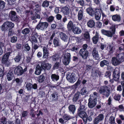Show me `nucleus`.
I'll list each match as a JSON object with an SVG mask.
<instances>
[{"label": "nucleus", "instance_id": "nucleus-1", "mask_svg": "<svg viewBox=\"0 0 124 124\" xmlns=\"http://www.w3.org/2000/svg\"><path fill=\"white\" fill-rule=\"evenodd\" d=\"M124 61V54L121 53L118 55L116 57H113L111 59V62L114 66H117L121 62Z\"/></svg>", "mask_w": 124, "mask_h": 124}, {"label": "nucleus", "instance_id": "nucleus-2", "mask_svg": "<svg viewBox=\"0 0 124 124\" xmlns=\"http://www.w3.org/2000/svg\"><path fill=\"white\" fill-rule=\"evenodd\" d=\"M99 92L100 93L107 97L109 96L110 93L109 88L107 86L101 87L99 89Z\"/></svg>", "mask_w": 124, "mask_h": 124}, {"label": "nucleus", "instance_id": "nucleus-3", "mask_svg": "<svg viewBox=\"0 0 124 124\" xmlns=\"http://www.w3.org/2000/svg\"><path fill=\"white\" fill-rule=\"evenodd\" d=\"M78 78L76 76V74L73 73L68 72L67 74L66 79L70 82L73 83Z\"/></svg>", "mask_w": 124, "mask_h": 124}, {"label": "nucleus", "instance_id": "nucleus-4", "mask_svg": "<svg viewBox=\"0 0 124 124\" xmlns=\"http://www.w3.org/2000/svg\"><path fill=\"white\" fill-rule=\"evenodd\" d=\"M71 59L70 53H67L64 55L62 61L63 63L65 65H68L70 63Z\"/></svg>", "mask_w": 124, "mask_h": 124}, {"label": "nucleus", "instance_id": "nucleus-5", "mask_svg": "<svg viewBox=\"0 0 124 124\" xmlns=\"http://www.w3.org/2000/svg\"><path fill=\"white\" fill-rule=\"evenodd\" d=\"M112 32L110 31H108L102 29L101 30V33L108 37L111 38L113 36V35L115 33V29L112 30Z\"/></svg>", "mask_w": 124, "mask_h": 124}, {"label": "nucleus", "instance_id": "nucleus-6", "mask_svg": "<svg viewBox=\"0 0 124 124\" xmlns=\"http://www.w3.org/2000/svg\"><path fill=\"white\" fill-rule=\"evenodd\" d=\"M48 25V24L46 22H40L37 26L36 28L38 30H43L47 28Z\"/></svg>", "mask_w": 124, "mask_h": 124}, {"label": "nucleus", "instance_id": "nucleus-7", "mask_svg": "<svg viewBox=\"0 0 124 124\" xmlns=\"http://www.w3.org/2000/svg\"><path fill=\"white\" fill-rule=\"evenodd\" d=\"M113 76L114 79L116 81H117L120 77V71L119 69L116 68L113 72Z\"/></svg>", "mask_w": 124, "mask_h": 124}, {"label": "nucleus", "instance_id": "nucleus-8", "mask_svg": "<svg viewBox=\"0 0 124 124\" xmlns=\"http://www.w3.org/2000/svg\"><path fill=\"white\" fill-rule=\"evenodd\" d=\"M79 115L83 119L84 124H85L87 121V115L86 112L85 111L79 112Z\"/></svg>", "mask_w": 124, "mask_h": 124}, {"label": "nucleus", "instance_id": "nucleus-9", "mask_svg": "<svg viewBox=\"0 0 124 124\" xmlns=\"http://www.w3.org/2000/svg\"><path fill=\"white\" fill-rule=\"evenodd\" d=\"M79 54L83 59L87 58L88 55V52L87 50H84V49H80Z\"/></svg>", "mask_w": 124, "mask_h": 124}, {"label": "nucleus", "instance_id": "nucleus-10", "mask_svg": "<svg viewBox=\"0 0 124 124\" xmlns=\"http://www.w3.org/2000/svg\"><path fill=\"white\" fill-rule=\"evenodd\" d=\"M14 72L15 74L18 75H21L23 74V71L21 67L20 66H17L15 69Z\"/></svg>", "mask_w": 124, "mask_h": 124}, {"label": "nucleus", "instance_id": "nucleus-11", "mask_svg": "<svg viewBox=\"0 0 124 124\" xmlns=\"http://www.w3.org/2000/svg\"><path fill=\"white\" fill-rule=\"evenodd\" d=\"M51 65L49 63H46L44 62H43L41 63L40 67L44 70H49L51 67Z\"/></svg>", "mask_w": 124, "mask_h": 124}, {"label": "nucleus", "instance_id": "nucleus-12", "mask_svg": "<svg viewBox=\"0 0 124 124\" xmlns=\"http://www.w3.org/2000/svg\"><path fill=\"white\" fill-rule=\"evenodd\" d=\"M97 101L96 100H90V99L88 100V107L90 108H93L95 107L96 105Z\"/></svg>", "mask_w": 124, "mask_h": 124}, {"label": "nucleus", "instance_id": "nucleus-13", "mask_svg": "<svg viewBox=\"0 0 124 124\" xmlns=\"http://www.w3.org/2000/svg\"><path fill=\"white\" fill-rule=\"evenodd\" d=\"M101 9L98 8H95V16L96 20H99L101 18V14L100 12Z\"/></svg>", "mask_w": 124, "mask_h": 124}, {"label": "nucleus", "instance_id": "nucleus-14", "mask_svg": "<svg viewBox=\"0 0 124 124\" xmlns=\"http://www.w3.org/2000/svg\"><path fill=\"white\" fill-rule=\"evenodd\" d=\"M59 34L61 39L65 42L67 41L68 40V37L62 32H59Z\"/></svg>", "mask_w": 124, "mask_h": 124}, {"label": "nucleus", "instance_id": "nucleus-15", "mask_svg": "<svg viewBox=\"0 0 124 124\" xmlns=\"http://www.w3.org/2000/svg\"><path fill=\"white\" fill-rule=\"evenodd\" d=\"M100 38H101L102 41L103 40L102 38H101V36H100L99 34L96 33L95 36L93 37V43L94 44H96L98 41L99 39Z\"/></svg>", "mask_w": 124, "mask_h": 124}, {"label": "nucleus", "instance_id": "nucleus-16", "mask_svg": "<svg viewBox=\"0 0 124 124\" xmlns=\"http://www.w3.org/2000/svg\"><path fill=\"white\" fill-rule=\"evenodd\" d=\"M61 11L65 15H68L70 13L69 8L66 6L63 7L62 8Z\"/></svg>", "mask_w": 124, "mask_h": 124}, {"label": "nucleus", "instance_id": "nucleus-17", "mask_svg": "<svg viewBox=\"0 0 124 124\" xmlns=\"http://www.w3.org/2000/svg\"><path fill=\"white\" fill-rule=\"evenodd\" d=\"M53 44L55 47L60 46L61 43L59 39L57 38H55L53 40Z\"/></svg>", "mask_w": 124, "mask_h": 124}, {"label": "nucleus", "instance_id": "nucleus-18", "mask_svg": "<svg viewBox=\"0 0 124 124\" xmlns=\"http://www.w3.org/2000/svg\"><path fill=\"white\" fill-rule=\"evenodd\" d=\"M92 54L93 57L95 59H99V55L96 48H94L93 49L92 52Z\"/></svg>", "mask_w": 124, "mask_h": 124}, {"label": "nucleus", "instance_id": "nucleus-19", "mask_svg": "<svg viewBox=\"0 0 124 124\" xmlns=\"http://www.w3.org/2000/svg\"><path fill=\"white\" fill-rule=\"evenodd\" d=\"M10 55L9 53H8L4 55L2 59V62L4 63L8 61V58L9 56Z\"/></svg>", "mask_w": 124, "mask_h": 124}, {"label": "nucleus", "instance_id": "nucleus-20", "mask_svg": "<svg viewBox=\"0 0 124 124\" xmlns=\"http://www.w3.org/2000/svg\"><path fill=\"white\" fill-rule=\"evenodd\" d=\"M112 19L114 21L119 22L121 20V18L119 15H115L112 16Z\"/></svg>", "mask_w": 124, "mask_h": 124}, {"label": "nucleus", "instance_id": "nucleus-21", "mask_svg": "<svg viewBox=\"0 0 124 124\" xmlns=\"http://www.w3.org/2000/svg\"><path fill=\"white\" fill-rule=\"evenodd\" d=\"M78 19L79 20H81L83 17V11L82 9L80 10L78 15Z\"/></svg>", "mask_w": 124, "mask_h": 124}, {"label": "nucleus", "instance_id": "nucleus-22", "mask_svg": "<svg viewBox=\"0 0 124 124\" xmlns=\"http://www.w3.org/2000/svg\"><path fill=\"white\" fill-rule=\"evenodd\" d=\"M86 11L87 13L92 16H94L95 13L93 9L91 7L88 8L86 9Z\"/></svg>", "mask_w": 124, "mask_h": 124}, {"label": "nucleus", "instance_id": "nucleus-23", "mask_svg": "<svg viewBox=\"0 0 124 124\" xmlns=\"http://www.w3.org/2000/svg\"><path fill=\"white\" fill-rule=\"evenodd\" d=\"M14 74L10 70L7 74V77L8 81L11 80L13 77Z\"/></svg>", "mask_w": 124, "mask_h": 124}, {"label": "nucleus", "instance_id": "nucleus-24", "mask_svg": "<svg viewBox=\"0 0 124 124\" xmlns=\"http://www.w3.org/2000/svg\"><path fill=\"white\" fill-rule=\"evenodd\" d=\"M72 30L75 34H79L81 32V31L80 28L75 26Z\"/></svg>", "mask_w": 124, "mask_h": 124}, {"label": "nucleus", "instance_id": "nucleus-25", "mask_svg": "<svg viewBox=\"0 0 124 124\" xmlns=\"http://www.w3.org/2000/svg\"><path fill=\"white\" fill-rule=\"evenodd\" d=\"M75 26L73 25V23L71 21H70L69 22L67 25V28L69 31H70L71 30H72L74 28Z\"/></svg>", "mask_w": 124, "mask_h": 124}, {"label": "nucleus", "instance_id": "nucleus-26", "mask_svg": "<svg viewBox=\"0 0 124 124\" xmlns=\"http://www.w3.org/2000/svg\"><path fill=\"white\" fill-rule=\"evenodd\" d=\"M41 69L40 65L38 64L36 68L35 74L37 75H39L41 73Z\"/></svg>", "mask_w": 124, "mask_h": 124}, {"label": "nucleus", "instance_id": "nucleus-27", "mask_svg": "<svg viewBox=\"0 0 124 124\" xmlns=\"http://www.w3.org/2000/svg\"><path fill=\"white\" fill-rule=\"evenodd\" d=\"M0 28L1 30L2 31H8V27L5 22L0 26Z\"/></svg>", "mask_w": 124, "mask_h": 124}, {"label": "nucleus", "instance_id": "nucleus-28", "mask_svg": "<svg viewBox=\"0 0 124 124\" xmlns=\"http://www.w3.org/2000/svg\"><path fill=\"white\" fill-rule=\"evenodd\" d=\"M95 24V22L93 20H90L88 22L87 24L88 27L92 28L94 26Z\"/></svg>", "mask_w": 124, "mask_h": 124}, {"label": "nucleus", "instance_id": "nucleus-29", "mask_svg": "<svg viewBox=\"0 0 124 124\" xmlns=\"http://www.w3.org/2000/svg\"><path fill=\"white\" fill-rule=\"evenodd\" d=\"M51 77L52 80L54 81H57L59 78V76L55 74H52Z\"/></svg>", "mask_w": 124, "mask_h": 124}, {"label": "nucleus", "instance_id": "nucleus-30", "mask_svg": "<svg viewBox=\"0 0 124 124\" xmlns=\"http://www.w3.org/2000/svg\"><path fill=\"white\" fill-rule=\"evenodd\" d=\"M84 39L86 41H89L90 39V36L88 32H85L84 35Z\"/></svg>", "mask_w": 124, "mask_h": 124}, {"label": "nucleus", "instance_id": "nucleus-31", "mask_svg": "<svg viewBox=\"0 0 124 124\" xmlns=\"http://www.w3.org/2000/svg\"><path fill=\"white\" fill-rule=\"evenodd\" d=\"M108 61L105 60L102 61L100 62V66L101 67H103L105 65L108 66Z\"/></svg>", "mask_w": 124, "mask_h": 124}, {"label": "nucleus", "instance_id": "nucleus-32", "mask_svg": "<svg viewBox=\"0 0 124 124\" xmlns=\"http://www.w3.org/2000/svg\"><path fill=\"white\" fill-rule=\"evenodd\" d=\"M80 96L79 93V92L77 93L75 95L74 97L73 98V101L74 102L76 101L80 98Z\"/></svg>", "mask_w": 124, "mask_h": 124}, {"label": "nucleus", "instance_id": "nucleus-33", "mask_svg": "<svg viewBox=\"0 0 124 124\" xmlns=\"http://www.w3.org/2000/svg\"><path fill=\"white\" fill-rule=\"evenodd\" d=\"M69 111L73 114L76 110V108L74 105H70L69 107Z\"/></svg>", "mask_w": 124, "mask_h": 124}, {"label": "nucleus", "instance_id": "nucleus-34", "mask_svg": "<svg viewBox=\"0 0 124 124\" xmlns=\"http://www.w3.org/2000/svg\"><path fill=\"white\" fill-rule=\"evenodd\" d=\"M5 22L8 26V28H13L14 26V24L11 22L7 21Z\"/></svg>", "mask_w": 124, "mask_h": 124}, {"label": "nucleus", "instance_id": "nucleus-35", "mask_svg": "<svg viewBox=\"0 0 124 124\" xmlns=\"http://www.w3.org/2000/svg\"><path fill=\"white\" fill-rule=\"evenodd\" d=\"M45 77L43 75H41L38 77V81L39 83H41L44 80Z\"/></svg>", "mask_w": 124, "mask_h": 124}, {"label": "nucleus", "instance_id": "nucleus-36", "mask_svg": "<svg viewBox=\"0 0 124 124\" xmlns=\"http://www.w3.org/2000/svg\"><path fill=\"white\" fill-rule=\"evenodd\" d=\"M107 50L109 52L110 54L112 53L113 51V48L112 46L111 45H108L107 46Z\"/></svg>", "mask_w": 124, "mask_h": 124}, {"label": "nucleus", "instance_id": "nucleus-37", "mask_svg": "<svg viewBox=\"0 0 124 124\" xmlns=\"http://www.w3.org/2000/svg\"><path fill=\"white\" fill-rule=\"evenodd\" d=\"M80 93L81 94L83 95H85L88 93V92L86 88L83 87L81 90Z\"/></svg>", "mask_w": 124, "mask_h": 124}, {"label": "nucleus", "instance_id": "nucleus-38", "mask_svg": "<svg viewBox=\"0 0 124 124\" xmlns=\"http://www.w3.org/2000/svg\"><path fill=\"white\" fill-rule=\"evenodd\" d=\"M16 13L14 11H11L9 14V16L11 19L16 16Z\"/></svg>", "mask_w": 124, "mask_h": 124}, {"label": "nucleus", "instance_id": "nucleus-39", "mask_svg": "<svg viewBox=\"0 0 124 124\" xmlns=\"http://www.w3.org/2000/svg\"><path fill=\"white\" fill-rule=\"evenodd\" d=\"M51 58H52L53 61H57L59 58V56L56 54H55L52 56Z\"/></svg>", "mask_w": 124, "mask_h": 124}, {"label": "nucleus", "instance_id": "nucleus-40", "mask_svg": "<svg viewBox=\"0 0 124 124\" xmlns=\"http://www.w3.org/2000/svg\"><path fill=\"white\" fill-rule=\"evenodd\" d=\"M63 118L66 122L71 118L70 116L67 114H65L63 116Z\"/></svg>", "mask_w": 124, "mask_h": 124}, {"label": "nucleus", "instance_id": "nucleus-41", "mask_svg": "<svg viewBox=\"0 0 124 124\" xmlns=\"http://www.w3.org/2000/svg\"><path fill=\"white\" fill-rule=\"evenodd\" d=\"M30 32V30L28 28H25L22 31V33L23 34H28Z\"/></svg>", "mask_w": 124, "mask_h": 124}, {"label": "nucleus", "instance_id": "nucleus-42", "mask_svg": "<svg viewBox=\"0 0 124 124\" xmlns=\"http://www.w3.org/2000/svg\"><path fill=\"white\" fill-rule=\"evenodd\" d=\"M32 85L30 83H28L26 85V87L28 90H30L32 88Z\"/></svg>", "mask_w": 124, "mask_h": 124}, {"label": "nucleus", "instance_id": "nucleus-43", "mask_svg": "<svg viewBox=\"0 0 124 124\" xmlns=\"http://www.w3.org/2000/svg\"><path fill=\"white\" fill-rule=\"evenodd\" d=\"M85 109V105H81L79 107L78 110V112H84V111Z\"/></svg>", "mask_w": 124, "mask_h": 124}, {"label": "nucleus", "instance_id": "nucleus-44", "mask_svg": "<svg viewBox=\"0 0 124 124\" xmlns=\"http://www.w3.org/2000/svg\"><path fill=\"white\" fill-rule=\"evenodd\" d=\"M114 99L116 100L119 101L120 99V96L119 94H114Z\"/></svg>", "mask_w": 124, "mask_h": 124}, {"label": "nucleus", "instance_id": "nucleus-45", "mask_svg": "<svg viewBox=\"0 0 124 124\" xmlns=\"http://www.w3.org/2000/svg\"><path fill=\"white\" fill-rule=\"evenodd\" d=\"M96 117L101 122L103 119L104 116L103 115L101 114L99 115Z\"/></svg>", "mask_w": 124, "mask_h": 124}, {"label": "nucleus", "instance_id": "nucleus-46", "mask_svg": "<svg viewBox=\"0 0 124 124\" xmlns=\"http://www.w3.org/2000/svg\"><path fill=\"white\" fill-rule=\"evenodd\" d=\"M5 3L2 1L0 0V9H3L5 7Z\"/></svg>", "mask_w": 124, "mask_h": 124}, {"label": "nucleus", "instance_id": "nucleus-47", "mask_svg": "<svg viewBox=\"0 0 124 124\" xmlns=\"http://www.w3.org/2000/svg\"><path fill=\"white\" fill-rule=\"evenodd\" d=\"M49 5V2L45 0L43 2L42 6L44 7H46L48 6Z\"/></svg>", "mask_w": 124, "mask_h": 124}, {"label": "nucleus", "instance_id": "nucleus-48", "mask_svg": "<svg viewBox=\"0 0 124 124\" xmlns=\"http://www.w3.org/2000/svg\"><path fill=\"white\" fill-rule=\"evenodd\" d=\"M109 120L110 123L111 124H114L115 123V118L114 117L112 116H110Z\"/></svg>", "mask_w": 124, "mask_h": 124}, {"label": "nucleus", "instance_id": "nucleus-49", "mask_svg": "<svg viewBox=\"0 0 124 124\" xmlns=\"http://www.w3.org/2000/svg\"><path fill=\"white\" fill-rule=\"evenodd\" d=\"M21 58V57L20 55H18L14 59V60L15 62H18L20 61Z\"/></svg>", "mask_w": 124, "mask_h": 124}, {"label": "nucleus", "instance_id": "nucleus-50", "mask_svg": "<svg viewBox=\"0 0 124 124\" xmlns=\"http://www.w3.org/2000/svg\"><path fill=\"white\" fill-rule=\"evenodd\" d=\"M17 37L16 36H13L11 37V41L12 43H15L17 41Z\"/></svg>", "mask_w": 124, "mask_h": 124}, {"label": "nucleus", "instance_id": "nucleus-51", "mask_svg": "<svg viewBox=\"0 0 124 124\" xmlns=\"http://www.w3.org/2000/svg\"><path fill=\"white\" fill-rule=\"evenodd\" d=\"M111 76V73L109 72H107L105 73V77L107 78H108L110 79V78Z\"/></svg>", "mask_w": 124, "mask_h": 124}, {"label": "nucleus", "instance_id": "nucleus-52", "mask_svg": "<svg viewBox=\"0 0 124 124\" xmlns=\"http://www.w3.org/2000/svg\"><path fill=\"white\" fill-rule=\"evenodd\" d=\"M101 121L99 119L97 118V117L95 118L93 121V124H98Z\"/></svg>", "mask_w": 124, "mask_h": 124}, {"label": "nucleus", "instance_id": "nucleus-53", "mask_svg": "<svg viewBox=\"0 0 124 124\" xmlns=\"http://www.w3.org/2000/svg\"><path fill=\"white\" fill-rule=\"evenodd\" d=\"M24 48L25 50H27V51H29L30 49V47L29 46L28 44L27 43L25 44Z\"/></svg>", "mask_w": 124, "mask_h": 124}, {"label": "nucleus", "instance_id": "nucleus-54", "mask_svg": "<svg viewBox=\"0 0 124 124\" xmlns=\"http://www.w3.org/2000/svg\"><path fill=\"white\" fill-rule=\"evenodd\" d=\"M40 18V17L39 15L36 14L32 17V19L33 20L37 18L39 19Z\"/></svg>", "mask_w": 124, "mask_h": 124}, {"label": "nucleus", "instance_id": "nucleus-55", "mask_svg": "<svg viewBox=\"0 0 124 124\" xmlns=\"http://www.w3.org/2000/svg\"><path fill=\"white\" fill-rule=\"evenodd\" d=\"M11 20L13 21H14L17 22H19V20L18 17L16 16L15 17L12 18Z\"/></svg>", "mask_w": 124, "mask_h": 124}, {"label": "nucleus", "instance_id": "nucleus-56", "mask_svg": "<svg viewBox=\"0 0 124 124\" xmlns=\"http://www.w3.org/2000/svg\"><path fill=\"white\" fill-rule=\"evenodd\" d=\"M31 41L32 42V43H37V41L36 38L34 36L32 37L31 39Z\"/></svg>", "mask_w": 124, "mask_h": 124}, {"label": "nucleus", "instance_id": "nucleus-57", "mask_svg": "<svg viewBox=\"0 0 124 124\" xmlns=\"http://www.w3.org/2000/svg\"><path fill=\"white\" fill-rule=\"evenodd\" d=\"M92 68L91 66L87 65L85 68V71L86 72L89 71Z\"/></svg>", "mask_w": 124, "mask_h": 124}, {"label": "nucleus", "instance_id": "nucleus-58", "mask_svg": "<svg viewBox=\"0 0 124 124\" xmlns=\"http://www.w3.org/2000/svg\"><path fill=\"white\" fill-rule=\"evenodd\" d=\"M60 63L59 62H56L54 66V68L55 69H57Z\"/></svg>", "mask_w": 124, "mask_h": 124}, {"label": "nucleus", "instance_id": "nucleus-59", "mask_svg": "<svg viewBox=\"0 0 124 124\" xmlns=\"http://www.w3.org/2000/svg\"><path fill=\"white\" fill-rule=\"evenodd\" d=\"M59 121L60 123L62 124H64L66 122V121H65L62 118H60L59 119Z\"/></svg>", "mask_w": 124, "mask_h": 124}, {"label": "nucleus", "instance_id": "nucleus-60", "mask_svg": "<svg viewBox=\"0 0 124 124\" xmlns=\"http://www.w3.org/2000/svg\"><path fill=\"white\" fill-rule=\"evenodd\" d=\"M95 97L92 94H91L90 96V98L89 99H90V100L94 101L96 99V101H97V98L95 99Z\"/></svg>", "mask_w": 124, "mask_h": 124}, {"label": "nucleus", "instance_id": "nucleus-61", "mask_svg": "<svg viewBox=\"0 0 124 124\" xmlns=\"http://www.w3.org/2000/svg\"><path fill=\"white\" fill-rule=\"evenodd\" d=\"M5 51L7 53H9V54H10L12 52V50L10 48L8 47L7 48L6 50H5Z\"/></svg>", "mask_w": 124, "mask_h": 124}, {"label": "nucleus", "instance_id": "nucleus-62", "mask_svg": "<svg viewBox=\"0 0 124 124\" xmlns=\"http://www.w3.org/2000/svg\"><path fill=\"white\" fill-rule=\"evenodd\" d=\"M78 48L77 46H75L73 47L71 49V50L72 51H76L78 49Z\"/></svg>", "mask_w": 124, "mask_h": 124}, {"label": "nucleus", "instance_id": "nucleus-63", "mask_svg": "<svg viewBox=\"0 0 124 124\" xmlns=\"http://www.w3.org/2000/svg\"><path fill=\"white\" fill-rule=\"evenodd\" d=\"M4 74V71L3 70L0 68V77H2Z\"/></svg>", "mask_w": 124, "mask_h": 124}, {"label": "nucleus", "instance_id": "nucleus-64", "mask_svg": "<svg viewBox=\"0 0 124 124\" xmlns=\"http://www.w3.org/2000/svg\"><path fill=\"white\" fill-rule=\"evenodd\" d=\"M54 17L52 16L49 17L47 19V21L49 22H52L53 20Z\"/></svg>", "mask_w": 124, "mask_h": 124}]
</instances>
